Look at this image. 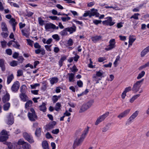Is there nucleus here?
<instances>
[{
  "mask_svg": "<svg viewBox=\"0 0 149 149\" xmlns=\"http://www.w3.org/2000/svg\"><path fill=\"white\" fill-rule=\"evenodd\" d=\"M103 72H100V70L99 71H97L96 72V75L98 77H102V76L103 74Z\"/></svg>",
  "mask_w": 149,
  "mask_h": 149,
  "instance_id": "nucleus-47",
  "label": "nucleus"
},
{
  "mask_svg": "<svg viewBox=\"0 0 149 149\" xmlns=\"http://www.w3.org/2000/svg\"><path fill=\"white\" fill-rule=\"evenodd\" d=\"M102 22V21L101 20H98L95 19L93 20V23L95 25H98L99 24H100Z\"/></svg>",
  "mask_w": 149,
  "mask_h": 149,
  "instance_id": "nucleus-57",
  "label": "nucleus"
},
{
  "mask_svg": "<svg viewBox=\"0 0 149 149\" xmlns=\"http://www.w3.org/2000/svg\"><path fill=\"white\" fill-rule=\"evenodd\" d=\"M52 37L53 39L56 40V41H58L60 39L59 36L58 34H56L53 35L52 36Z\"/></svg>",
  "mask_w": 149,
  "mask_h": 149,
  "instance_id": "nucleus-51",
  "label": "nucleus"
},
{
  "mask_svg": "<svg viewBox=\"0 0 149 149\" xmlns=\"http://www.w3.org/2000/svg\"><path fill=\"white\" fill-rule=\"evenodd\" d=\"M19 97L21 100L23 102L26 101L28 99V96L25 93H20L19 94Z\"/></svg>",
  "mask_w": 149,
  "mask_h": 149,
  "instance_id": "nucleus-19",
  "label": "nucleus"
},
{
  "mask_svg": "<svg viewBox=\"0 0 149 149\" xmlns=\"http://www.w3.org/2000/svg\"><path fill=\"white\" fill-rule=\"evenodd\" d=\"M73 27H68L66 28L68 31L70 32V34H72L76 31V27L74 24L72 26Z\"/></svg>",
  "mask_w": 149,
  "mask_h": 149,
  "instance_id": "nucleus-18",
  "label": "nucleus"
},
{
  "mask_svg": "<svg viewBox=\"0 0 149 149\" xmlns=\"http://www.w3.org/2000/svg\"><path fill=\"white\" fill-rule=\"evenodd\" d=\"M56 121H53L49 123L48 125L46 126V129L47 130H49L50 129L54 128L56 125Z\"/></svg>",
  "mask_w": 149,
  "mask_h": 149,
  "instance_id": "nucleus-14",
  "label": "nucleus"
},
{
  "mask_svg": "<svg viewBox=\"0 0 149 149\" xmlns=\"http://www.w3.org/2000/svg\"><path fill=\"white\" fill-rule=\"evenodd\" d=\"M84 139L81 138V137H80L79 139H76L74 142L73 145V148L74 149L76 146H78L80 143L83 141Z\"/></svg>",
  "mask_w": 149,
  "mask_h": 149,
  "instance_id": "nucleus-15",
  "label": "nucleus"
},
{
  "mask_svg": "<svg viewBox=\"0 0 149 149\" xmlns=\"http://www.w3.org/2000/svg\"><path fill=\"white\" fill-rule=\"evenodd\" d=\"M77 84L79 87H83V82L80 80L77 81Z\"/></svg>",
  "mask_w": 149,
  "mask_h": 149,
  "instance_id": "nucleus-52",
  "label": "nucleus"
},
{
  "mask_svg": "<svg viewBox=\"0 0 149 149\" xmlns=\"http://www.w3.org/2000/svg\"><path fill=\"white\" fill-rule=\"evenodd\" d=\"M5 60L3 59H0V67L1 68V70L4 71L5 70V66L4 64Z\"/></svg>",
  "mask_w": 149,
  "mask_h": 149,
  "instance_id": "nucleus-20",
  "label": "nucleus"
},
{
  "mask_svg": "<svg viewBox=\"0 0 149 149\" xmlns=\"http://www.w3.org/2000/svg\"><path fill=\"white\" fill-rule=\"evenodd\" d=\"M41 130L40 128H37L35 132V135L38 137H39L41 135Z\"/></svg>",
  "mask_w": 149,
  "mask_h": 149,
  "instance_id": "nucleus-29",
  "label": "nucleus"
},
{
  "mask_svg": "<svg viewBox=\"0 0 149 149\" xmlns=\"http://www.w3.org/2000/svg\"><path fill=\"white\" fill-rule=\"evenodd\" d=\"M109 45L106 48L107 51L110 50L114 48L115 47L116 42L114 39H111L109 41Z\"/></svg>",
  "mask_w": 149,
  "mask_h": 149,
  "instance_id": "nucleus-7",
  "label": "nucleus"
},
{
  "mask_svg": "<svg viewBox=\"0 0 149 149\" xmlns=\"http://www.w3.org/2000/svg\"><path fill=\"white\" fill-rule=\"evenodd\" d=\"M68 75L69 76V81L70 82L72 81V80L73 79L74 77V74L72 73H68Z\"/></svg>",
  "mask_w": 149,
  "mask_h": 149,
  "instance_id": "nucleus-37",
  "label": "nucleus"
},
{
  "mask_svg": "<svg viewBox=\"0 0 149 149\" xmlns=\"http://www.w3.org/2000/svg\"><path fill=\"white\" fill-rule=\"evenodd\" d=\"M10 96L9 93H6V95L2 98V101L4 103L10 100Z\"/></svg>",
  "mask_w": 149,
  "mask_h": 149,
  "instance_id": "nucleus-21",
  "label": "nucleus"
},
{
  "mask_svg": "<svg viewBox=\"0 0 149 149\" xmlns=\"http://www.w3.org/2000/svg\"><path fill=\"white\" fill-rule=\"evenodd\" d=\"M1 28L2 30L3 31H8L7 28L6 23L4 22H2L1 24Z\"/></svg>",
  "mask_w": 149,
  "mask_h": 149,
  "instance_id": "nucleus-32",
  "label": "nucleus"
},
{
  "mask_svg": "<svg viewBox=\"0 0 149 149\" xmlns=\"http://www.w3.org/2000/svg\"><path fill=\"white\" fill-rule=\"evenodd\" d=\"M23 74V71L21 70H19L17 71V77H19L22 76Z\"/></svg>",
  "mask_w": 149,
  "mask_h": 149,
  "instance_id": "nucleus-55",
  "label": "nucleus"
},
{
  "mask_svg": "<svg viewBox=\"0 0 149 149\" xmlns=\"http://www.w3.org/2000/svg\"><path fill=\"white\" fill-rule=\"evenodd\" d=\"M111 124L107 123L105 126L102 129V131L103 132H106L111 127Z\"/></svg>",
  "mask_w": 149,
  "mask_h": 149,
  "instance_id": "nucleus-27",
  "label": "nucleus"
},
{
  "mask_svg": "<svg viewBox=\"0 0 149 149\" xmlns=\"http://www.w3.org/2000/svg\"><path fill=\"white\" fill-rule=\"evenodd\" d=\"M89 129V127H87L86 128H85L84 131V132L83 134L81 135V138H82L83 139H84L85 138L86 135L88 133Z\"/></svg>",
  "mask_w": 149,
  "mask_h": 149,
  "instance_id": "nucleus-26",
  "label": "nucleus"
},
{
  "mask_svg": "<svg viewBox=\"0 0 149 149\" xmlns=\"http://www.w3.org/2000/svg\"><path fill=\"white\" fill-rule=\"evenodd\" d=\"M108 18H109L107 20H105L102 22V23L104 25H109L111 26L113 25L115 23L114 22H112V18L111 17H109Z\"/></svg>",
  "mask_w": 149,
  "mask_h": 149,
  "instance_id": "nucleus-10",
  "label": "nucleus"
},
{
  "mask_svg": "<svg viewBox=\"0 0 149 149\" xmlns=\"http://www.w3.org/2000/svg\"><path fill=\"white\" fill-rule=\"evenodd\" d=\"M90 11L89 10L86 11V12L84 13L83 15L84 17H86L89 16L90 17Z\"/></svg>",
  "mask_w": 149,
  "mask_h": 149,
  "instance_id": "nucleus-50",
  "label": "nucleus"
},
{
  "mask_svg": "<svg viewBox=\"0 0 149 149\" xmlns=\"http://www.w3.org/2000/svg\"><path fill=\"white\" fill-rule=\"evenodd\" d=\"M56 26L52 23H47L45 26V28L46 30L50 29H55Z\"/></svg>",
  "mask_w": 149,
  "mask_h": 149,
  "instance_id": "nucleus-17",
  "label": "nucleus"
},
{
  "mask_svg": "<svg viewBox=\"0 0 149 149\" xmlns=\"http://www.w3.org/2000/svg\"><path fill=\"white\" fill-rule=\"evenodd\" d=\"M40 85L39 84L36 83L34 85H31V87L32 89H35L36 87L39 86Z\"/></svg>",
  "mask_w": 149,
  "mask_h": 149,
  "instance_id": "nucleus-63",
  "label": "nucleus"
},
{
  "mask_svg": "<svg viewBox=\"0 0 149 149\" xmlns=\"http://www.w3.org/2000/svg\"><path fill=\"white\" fill-rule=\"evenodd\" d=\"M49 17L52 20H60L59 18L56 16H49Z\"/></svg>",
  "mask_w": 149,
  "mask_h": 149,
  "instance_id": "nucleus-44",
  "label": "nucleus"
},
{
  "mask_svg": "<svg viewBox=\"0 0 149 149\" xmlns=\"http://www.w3.org/2000/svg\"><path fill=\"white\" fill-rule=\"evenodd\" d=\"M34 47L35 48L40 49L41 46L39 45L38 42H36L34 44Z\"/></svg>",
  "mask_w": 149,
  "mask_h": 149,
  "instance_id": "nucleus-60",
  "label": "nucleus"
},
{
  "mask_svg": "<svg viewBox=\"0 0 149 149\" xmlns=\"http://www.w3.org/2000/svg\"><path fill=\"white\" fill-rule=\"evenodd\" d=\"M130 109H128L121 113L117 116L120 119L127 116L129 113Z\"/></svg>",
  "mask_w": 149,
  "mask_h": 149,
  "instance_id": "nucleus-13",
  "label": "nucleus"
},
{
  "mask_svg": "<svg viewBox=\"0 0 149 149\" xmlns=\"http://www.w3.org/2000/svg\"><path fill=\"white\" fill-rule=\"evenodd\" d=\"M149 52V46L142 50L141 53V57H144L148 52Z\"/></svg>",
  "mask_w": 149,
  "mask_h": 149,
  "instance_id": "nucleus-22",
  "label": "nucleus"
},
{
  "mask_svg": "<svg viewBox=\"0 0 149 149\" xmlns=\"http://www.w3.org/2000/svg\"><path fill=\"white\" fill-rule=\"evenodd\" d=\"M23 135L24 138L30 143H31L34 142L33 137L31 134L25 132L23 133Z\"/></svg>",
  "mask_w": 149,
  "mask_h": 149,
  "instance_id": "nucleus-5",
  "label": "nucleus"
},
{
  "mask_svg": "<svg viewBox=\"0 0 149 149\" xmlns=\"http://www.w3.org/2000/svg\"><path fill=\"white\" fill-rule=\"evenodd\" d=\"M139 15V14L138 13H135L130 17V18H133L135 19L138 20L139 19L138 16Z\"/></svg>",
  "mask_w": 149,
  "mask_h": 149,
  "instance_id": "nucleus-43",
  "label": "nucleus"
},
{
  "mask_svg": "<svg viewBox=\"0 0 149 149\" xmlns=\"http://www.w3.org/2000/svg\"><path fill=\"white\" fill-rule=\"evenodd\" d=\"M67 31L66 28L63 31H61L60 33V34L62 36H67L68 35Z\"/></svg>",
  "mask_w": 149,
  "mask_h": 149,
  "instance_id": "nucleus-34",
  "label": "nucleus"
},
{
  "mask_svg": "<svg viewBox=\"0 0 149 149\" xmlns=\"http://www.w3.org/2000/svg\"><path fill=\"white\" fill-rule=\"evenodd\" d=\"M58 81V79L56 77H52L50 80V83L53 85L55 83H57Z\"/></svg>",
  "mask_w": 149,
  "mask_h": 149,
  "instance_id": "nucleus-30",
  "label": "nucleus"
},
{
  "mask_svg": "<svg viewBox=\"0 0 149 149\" xmlns=\"http://www.w3.org/2000/svg\"><path fill=\"white\" fill-rule=\"evenodd\" d=\"M132 90V88L131 87L129 86L125 88L124 91L126 93L127 92H128Z\"/></svg>",
  "mask_w": 149,
  "mask_h": 149,
  "instance_id": "nucleus-62",
  "label": "nucleus"
},
{
  "mask_svg": "<svg viewBox=\"0 0 149 149\" xmlns=\"http://www.w3.org/2000/svg\"><path fill=\"white\" fill-rule=\"evenodd\" d=\"M26 40L27 42L28 45L31 46V47H32V43L33 42V41L29 39H27Z\"/></svg>",
  "mask_w": 149,
  "mask_h": 149,
  "instance_id": "nucleus-58",
  "label": "nucleus"
},
{
  "mask_svg": "<svg viewBox=\"0 0 149 149\" xmlns=\"http://www.w3.org/2000/svg\"><path fill=\"white\" fill-rule=\"evenodd\" d=\"M24 60V58L22 56H19L17 58L18 61L21 63H22L23 62Z\"/></svg>",
  "mask_w": 149,
  "mask_h": 149,
  "instance_id": "nucleus-56",
  "label": "nucleus"
},
{
  "mask_svg": "<svg viewBox=\"0 0 149 149\" xmlns=\"http://www.w3.org/2000/svg\"><path fill=\"white\" fill-rule=\"evenodd\" d=\"M6 52L8 55H10L12 54V51L11 49H7L6 50Z\"/></svg>",
  "mask_w": 149,
  "mask_h": 149,
  "instance_id": "nucleus-59",
  "label": "nucleus"
},
{
  "mask_svg": "<svg viewBox=\"0 0 149 149\" xmlns=\"http://www.w3.org/2000/svg\"><path fill=\"white\" fill-rule=\"evenodd\" d=\"M45 105L46 104L44 102H42V104L39 107L40 110L44 112H46L47 108Z\"/></svg>",
  "mask_w": 149,
  "mask_h": 149,
  "instance_id": "nucleus-24",
  "label": "nucleus"
},
{
  "mask_svg": "<svg viewBox=\"0 0 149 149\" xmlns=\"http://www.w3.org/2000/svg\"><path fill=\"white\" fill-rule=\"evenodd\" d=\"M42 145L43 149H49L48 143L47 141H43Z\"/></svg>",
  "mask_w": 149,
  "mask_h": 149,
  "instance_id": "nucleus-25",
  "label": "nucleus"
},
{
  "mask_svg": "<svg viewBox=\"0 0 149 149\" xmlns=\"http://www.w3.org/2000/svg\"><path fill=\"white\" fill-rule=\"evenodd\" d=\"M145 74V72L144 71H142L141 72L139 73L138 76L137 77V79H139L142 78L144 76Z\"/></svg>",
  "mask_w": 149,
  "mask_h": 149,
  "instance_id": "nucleus-36",
  "label": "nucleus"
},
{
  "mask_svg": "<svg viewBox=\"0 0 149 149\" xmlns=\"http://www.w3.org/2000/svg\"><path fill=\"white\" fill-rule=\"evenodd\" d=\"M8 137L5 135H2L0 136V142L4 141L7 140Z\"/></svg>",
  "mask_w": 149,
  "mask_h": 149,
  "instance_id": "nucleus-39",
  "label": "nucleus"
},
{
  "mask_svg": "<svg viewBox=\"0 0 149 149\" xmlns=\"http://www.w3.org/2000/svg\"><path fill=\"white\" fill-rule=\"evenodd\" d=\"M144 79H143L140 81H136L134 84L132 88V91L134 93L138 91Z\"/></svg>",
  "mask_w": 149,
  "mask_h": 149,
  "instance_id": "nucleus-1",
  "label": "nucleus"
},
{
  "mask_svg": "<svg viewBox=\"0 0 149 149\" xmlns=\"http://www.w3.org/2000/svg\"><path fill=\"white\" fill-rule=\"evenodd\" d=\"M21 32L23 36H25L26 37L28 38L29 37V35L25 32V31L24 29L21 30Z\"/></svg>",
  "mask_w": 149,
  "mask_h": 149,
  "instance_id": "nucleus-61",
  "label": "nucleus"
},
{
  "mask_svg": "<svg viewBox=\"0 0 149 149\" xmlns=\"http://www.w3.org/2000/svg\"><path fill=\"white\" fill-rule=\"evenodd\" d=\"M58 97L56 95H55L53 96L52 98V100L53 101V103H55L58 101Z\"/></svg>",
  "mask_w": 149,
  "mask_h": 149,
  "instance_id": "nucleus-49",
  "label": "nucleus"
},
{
  "mask_svg": "<svg viewBox=\"0 0 149 149\" xmlns=\"http://www.w3.org/2000/svg\"><path fill=\"white\" fill-rule=\"evenodd\" d=\"M33 102L31 100H29L26 103L25 107L26 109H28L29 107L31 105Z\"/></svg>",
  "mask_w": 149,
  "mask_h": 149,
  "instance_id": "nucleus-35",
  "label": "nucleus"
},
{
  "mask_svg": "<svg viewBox=\"0 0 149 149\" xmlns=\"http://www.w3.org/2000/svg\"><path fill=\"white\" fill-rule=\"evenodd\" d=\"M139 113V111H135L133 114L128 119L127 123H130L132 122L133 120L138 115Z\"/></svg>",
  "mask_w": 149,
  "mask_h": 149,
  "instance_id": "nucleus-11",
  "label": "nucleus"
},
{
  "mask_svg": "<svg viewBox=\"0 0 149 149\" xmlns=\"http://www.w3.org/2000/svg\"><path fill=\"white\" fill-rule=\"evenodd\" d=\"M14 76L13 74L8 75L7 78V83L8 84L10 83L11 81L14 79Z\"/></svg>",
  "mask_w": 149,
  "mask_h": 149,
  "instance_id": "nucleus-28",
  "label": "nucleus"
},
{
  "mask_svg": "<svg viewBox=\"0 0 149 149\" xmlns=\"http://www.w3.org/2000/svg\"><path fill=\"white\" fill-rule=\"evenodd\" d=\"M26 87L25 85H22L20 87L21 93H25Z\"/></svg>",
  "mask_w": 149,
  "mask_h": 149,
  "instance_id": "nucleus-33",
  "label": "nucleus"
},
{
  "mask_svg": "<svg viewBox=\"0 0 149 149\" xmlns=\"http://www.w3.org/2000/svg\"><path fill=\"white\" fill-rule=\"evenodd\" d=\"M90 11V17H91L92 16H95L96 17H99L100 14L97 12V10L95 9L94 8H92L91 9Z\"/></svg>",
  "mask_w": 149,
  "mask_h": 149,
  "instance_id": "nucleus-12",
  "label": "nucleus"
},
{
  "mask_svg": "<svg viewBox=\"0 0 149 149\" xmlns=\"http://www.w3.org/2000/svg\"><path fill=\"white\" fill-rule=\"evenodd\" d=\"M9 23L12 25H13V24L16 25L17 24V22H15V19L13 18H12L10 19L9 21Z\"/></svg>",
  "mask_w": 149,
  "mask_h": 149,
  "instance_id": "nucleus-42",
  "label": "nucleus"
},
{
  "mask_svg": "<svg viewBox=\"0 0 149 149\" xmlns=\"http://www.w3.org/2000/svg\"><path fill=\"white\" fill-rule=\"evenodd\" d=\"M133 36H130L129 37V44H131V45L135 40L136 38L133 37Z\"/></svg>",
  "mask_w": 149,
  "mask_h": 149,
  "instance_id": "nucleus-40",
  "label": "nucleus"
},
{
  "mask_svg": "<svg viewBox=\"0 0 149 149\" xmlns=\"http://www.w3.org/2000/svg\"><path fill=\"white\" fill-rule=\"evenodd\" d=\"M109 112H107L104 114L100 116L96 120L95 123V125H98L100 122L104 120L105 118L109 115Z\"/></svg>",
  "mask_w": 149,
  "mask_h": 149,
  "instance_id": "nucleus-6",
  "label": "nucleus"
},
{
  "mask_svg": "<svg viewBox=\"0 0 149 149\" xmlns=\"http://www.w3.org/2000/svg\"><path fill=\"white\" fill-rule=\"evenodd\" d=\"M19 87V83L18 81H16L14 82V84L11 87V90L13 92H16L18 90Z\"/></svg>",
  "mask_w": 149,
  "mask_h": 149,
  "instance_id": "nucleus-9",
  "label": "nucleus"
},
{
  "mask_svg": "<svg viewBox=\"0 0 149 149\" xmlns=\"http://www.w3.org/2000/svg\"><path fill=\"white\" fill-rule=\"evenodd\" d=\"M149 66V61L144 65L141 66L139 68V70H141L143 68H145L146 67Z\"/></svg>",
  "mask_w": 149,
  "mask_h": 149,
  "instance_id": "nucleus-38",
  "label": "nucleus"
},
{
  "mask_svg": "<svg viewBox=\"0 0 149 149\" xmlns=\"http://www.w3.org/2000/svg\"><path fill=\"white\" fill-rule=\"evenodd\" d=\"M70 69L71 70L72 72H77L78 70V69L76 68L75 65L73 66L72 68H71Z\"/></svg>",
  "mask_w": 149,
  "mask_h": 149,
  "instance_id": "nucleus-48",
  "label": "nucleus"
},
{
  "mask_svg": "<svg viewBox=\"0 0 149 149\" xmlns=\"http://www.w3.org/2000/svg\"><path fill=\"white\" fill-rule=\"evenodd\" d=\"M18 144L22 145V147L23 149H31V145L23 140H19L18 142Z\"/></svg>",
  "mask_w": 149,
  "mask_h": 149,
  "instance_id": "nucleus-4",
  "label": "nucleus"
},
{
  "mask_svg": "<svg viewBox=\"0 0 149 149\" xmlns=\"http://www.w3.org/2000/svg\"><path fill=\"white\" fill-rule=\"evenodd\" d=\"M61 106V104L59 102H57L56 104V107L54 108L55 110L57 111H59Z\"/></svg>",
  "mask_w": 149,
  "mask_h": 149,
  "instance_id": "nucleus-41",
  "label": "nucleus"
},
{
  "mask_svg": "<svg viewBox=\"0 0 149 149\" xmlns=\"http://www.w3.org/2000/svg\"><path fill=\"white\" fill-rule=\"evenodd\" d=\"M10 107V104L9 102L5 103L3 106V109L5 111L8 110Z\"/></svg>",
  "mask_w": 149,
  "mask_h": 149,
  "instance_id": "nucleus-31",
  "label": "nucleus"
},
{
  "mask_svg": "<svg viewBox=\"0 0 149 149\" xmlns=\"http://www.w3.org/2000/svg\"><path fill=\"white\" fill-rule=\"evenodd\" d=\"M30 111L31 113L28 112V113L29 119L31 121H34L37 119V116L33 108H31L30 109Z\"/></svg>",
  "mask_w": 149,
  "mask_h": 149,
  "instance_id": "nucleus-2",
  "label": "nucleus"
},
{
  "mask_svg": "<svg viewBox=\"0 0 149 149\" xmlns=\"http://www.w3.org/2000/svg\"><path fill=\"white\" fill-rule=\"evenodd\" d=\"M38 21L39 24L41 26H42L44 24V21L43 20L41 17H39L38 18Z\"/></svg>",
  "mask_w": 149,
  "mask_h": 149,
  "instance_id": "nucleus-46",
  "label": "nucleus"
},
{
  "mask_svg": "<svg viewBox=\"0 0 149 149\" xmlns=\"http://www.w3.org/2000/svg\"><path fill=\"white\" fill-rule=\"evenodd\" d=\"M7 124L8 125H11L14 122V118L13 114L12 113H10L8 116L7 117Z\"/></svg>",
  "mask_w": 149,
  "mask_h": 149,
  "instance_id": "nucleus-8",
  "label": "nucleus"
},
{
  "mask_svg": "<svg viewBox=\"0 0 149 149\" xmlns=\"http://www.w3.org/2000/svg\"><path fill=\"white\" fill-rule=\"evenodd\" d=\"M1 42L2 47L3 48H4L6 47L7 42L6 41L4 40L3 41H1Z\"/></svg>",
  "mask_w": 149,
  "mask_h": 149,
  "instance_id": "nucleus-53",
  "label": "nucleus"
},
{
  "mask_svg": "<svg viewBox=\"0 0 149 149\" xmlns=\"http://www.w3.org/2000/svg\"><path fill=\"white\" fill-rule=\"evenodd\" d=\"M102 37L101 36H95L91 38V39L92 41L95 42L96 43L97 41L102 40Z\"/></svg>",
  "mask_w": 149,
  "mask_h": 149,
  "instance_id": "nucleus-16",
  "label": "nucleus"
},
{
  "mask_svg": "<svg viewBox=\"0 0 149 149\" xmlns=\"http://www.w3.org/2000/svg\"><path fill=\"white\" fill-rule=\"evenodd\" d=\"M52 133L54 134H57L59 132V130L58 129H57L55 130H52Z\"/></svg>",
  "mask_w": 149,
  "mask_h": 149,
  "instance_id": "nucleus-64",
  "label": "nucleus"
},
{
  "mask_svg": "<svg viewBox=\"0 0 149 149\" xmlns=\"http://www.w3.org/2000/svg\"><path fill=\"white\" fill-rule=\"evenodd\" d=\"M10 65L13 67L16 66L17 65V61H13L10 63Z\"/></svg>",
  "mask_w": 149,
  "mask_h": 149,
  "instance_id": "nucleus-45",
  "label": "nucleus"
},
{
  "mask_svg": "<svg viewBox=\"0 0 149 149\" xmlns=\"http://www.w3.org/2000/svg\"><path fill=\"white\" fill-rule=\"evenodd\" d=\"M35 53L36 54H39L41 53V54L44 55L45 54V50L44 49H38L35 50Z\"/></svg>",
  "mask_w": 149,
  "mask_h": 149,
  "instance_id": "nucleus-23",
  "label": "nucleus"
},
{
  "mask_svg": "<svg viewBox=\"0 0 149 149\" xmlns=\"http://www.w3.org/2000/svg\"><path fill=\"white\" fill-rule=\"evenodd\" d=\"M67 44L70 46H72L73 44V42L72 39L70 38L67 42Z\"/></svg>",
  "mask_w": 149,
  "mask_h": 149,
  "instance_id": "nucleus-54",
  "label": "nucleus"
},
{
  "mask_svg": "<svg viewBox=\"0 0 149 149\" xmlns=\"http://www.w3.org/2000/svg\"><path fill=\"white\" fill-rule=\"evenodd\" d=\"M93 103V100L90 101L86 104H83L81 107L80 113L84 112L89 108Z\"/></svg>",
  "mask_w": 149,
  "mask_h": 149,
  "instance_id": "nucleus-3",
  "label": "nucleus"
}]
</instances>
